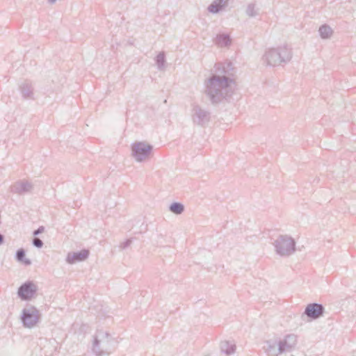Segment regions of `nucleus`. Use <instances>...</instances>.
<instances>
[{
  "mask_svg": "<svg viewBox=\"0 0 356 356\" xmlns=\"http://www.w3.org/2000/svg\"><path fill=\"white\" fill-rule=\"evenodd\" d=\"M214 67L216 73L205 82V94L211 104H217L232 95L234 71L230 62L216 63Z\"/></svg>",
  "mask_w": 356,
  "mask_h": 356,
  "instance_id": "nucleus-1",
  "label": "nucleus"
},
{
  "mask_svg": "<svg viewBox=\"0 0 356 356\" xmlns=\"http://www.w3.org/2000/svg\"><path fill=\"white\" fill-rule=\"evenodd\" d=\"M115 343L109 333L98 331L94 338L92 350L97 356L109 355L115 349Z\"/></svg>",
  "mask_w": 356,
  "mask_h": 356,
  "instance_id": "nucleus-2",
  "label": "nucleus"
},
{
  "mask_svg": "<svg viewBox=\"0 0 356 356\" xmlns=\"http://www.w3.org/2000/svg\"><path fill=\"white\" fill-rule=\"evenodd\" d=\"M291 58V51L286 46L269 49L263 56L265 62L270 66H277L282 63H286L290 61Z\"/></svg>",
  "mask_w": 356,
  "mask_h": 356,
  "instance_id": "nucleus-3",
  "label": "nucleus"
},
{
  "mask_svg": "<svg viewBox=\"0 0 356 356\" xmlns=\"http://www.w3.org/2000/svg\"><path fill=\"white\" fill-rule=\"evenodd\" d=\"M273 244L276 254L281 257H289L296 251V241L289 235H280Z\"/></svg>",
  "mask_w": 356,
  "mask_h": 356,
  "instance_id": "nucleus-4",
  "label": "nucleus"
},
{
  "mask_svg": "<svg viewBox=\"0 0 356 356\" xmlns=\"http://www.w3.org/2000/svg\"><path fill=\"white\" fill-rule=\"evenodd\" d=\"M41 314L39 310L33 306H28L22 311L20 316L22 325L25 328L31 329L37 325L40 319Z\"/></svg>",
  "mask_w": 356,
  "mask_h": 356,
  "instance_id": "nucleus-5",
  "label": "nucleus"
},
{
  "mask_svg": "<svg viewBox=\"0 0 356 356\" xmlns=\"http://www.w3.org/2000/svg\"><path fill=\"white\" fill-rule=\"evenodd\" d=\"M153 146L145 142H136L131 145V154L137 162H142L147 159Z\"/></svg>",
  "mask_w": 356,
  "mask_h": 356,
  "instance_id": "nucleus-6",
  "label": "nucleus"
},
{
  "mask_svg": "<svg viewBox=\"0 0 356 356\" xmlns=\"http://www.w3.org/2000/svg\"><path fill=\"white\" fill-rule=\"evenodd\" d=\"M191 118L195 124L205 127L211 120V113L197 104L194 105L192 108Z\"/></svg>",
  "mask_w": 356,
  "mask_h": 356,
  "instance_id": "nucleus-7",
  "label": "nucleus"
},
{
  "mask_svg": "<svg viewBox=\"0 0 356 356\" xmlns=\"http://www.w3.org/2000/svg\"><path fill=\"white\" fill-rule=\"evenodd\" d=\"M37 290V286L34 283L27 281L18 288L17 296L22 300H29L34 296Z\"/></svg>",
  "mask_w": 356,
  "mask_h": 356,
  "instance_id": "nucleus-8",
  "label": "nucleus"
},
{
  "mask_svg": "<svg viewBox=\"0 0 356 356\" xmlns=\"http://www.w3.org/2000/svg\"><path fill=\"white\" fill-rule=\"evenodd\" d=\"M325 308L323 305L318 303H311L306 307L304 314L312 320H316L323 316Z\"/></svg>",
  "mask_w": 356,
  "mask_h": 356,
  "instance_id": "nucleus-9",
  "label": "nucleus"
},
{
  "mask_svg": "<svg viewBox=\"0 0 356 356\" xmlns=\"http://www.w3.org/2000/svg\"><path fill=\"white\" fill-rule=\"evenodd\" d=\"M297 343V337L295 334H287L284 339L277 343L278 350L282 353L290 352L295 347Z\"/></svg>",
  "mask_w": 356,
  "mask_h": 356,
  "instance_id": "nucleus-10",
  "label": "nucleus"
},
{
  "mask_svg": "<svg viewBox=\"0 0 356 356\" xmlns=\"http://www.w3.org/2000/svg\"><path fill=\"white\" fill-rule=\"evenodd\" d=\"M33 189L31 183L26 180H19L12 184L10 187V191L13 193L19 195H23L26 193H30Z\"/></svg>",
  "mask_w": 356,
  "mask_h": 356,
  "instance_id": "nucleus-11",
  "label": "nucleus"
},
{
  "mask_svg": "<svg viewBox=\"0 0 356 356\" xmlns=\"http://www.w3.org/2000/svg\"><path fill=\"white\" fill-rule=\"evenodd\" d=\"M89 253V250L86 249L76 252H69L66 258V261L68 264H74L85 261L88 257Z\"/></svg>",
  "mask_w": 356,
  "mask_h": 356,
  "instance_id": "nucleus-12",
  "label": "nucleus"
},
{
  "mask_svg": "<svg viewBox=\"0 0 356 356\" xmlns=\"http://www.w3.org/2000/svg\"><path fill=\"white\" fill-rule=\"evenodd\" d=\"M228 0H215L209 6L208 11L211 13H218L227 6Z\"/></svg>",
  "mask_w": 356,
  "mask_h": 356,
  "instance_id": "nucleus-13",
  "label": "nucleus"
},
{
  "mask_svg": "<svg viewBox=\"0 0 356 356\" xmlns=\"http://www.w3.org/2000/svg\"><path fill=\"white\" fill-rule=\"evenodd\" d=\"M220 348L221 352L227 355H233L236 351V345L229 341H221Z\"/></svg>",
  "mask_w": 356,
  "mask_h": 356,
  "instance_id": "nucleus-14",
  "label": "nucleus"
},
{
  "mask_svg": "<svg viewBox=\"0 0 356 356\" xmlns=\"http://www.w3.org/2000/svg\"><path fill=\"white\" fill-rule=\"evenodd\" d=\"M33 90L31 83L28 81H25L20 86V91L23 98L24 99L33 98Z\"/></svg>",
  "mask_w": 356,
  "mask_h": 356,
  "instance_id": "nucleus-15",
  "label": "nucleus"
},
{
  "mask_svg": "<svg viewBox=\"0 0 356 356\" xmlns=\"http://www.w3.org/2000/svg\"><path fill=\"white\" fill-rule=\"evenodd\" d=\"M264 348L268 356H278L280 354H282V352H280V350H278L277 343L270 341L266 342Z\"/></svg>",
  "mask_w": 356,
  "mask_h": 356,
  "instance_id": "nucleus-16",
  "label": "nucleus"
},
{
  "mask_svg": "<svg viewBox=\"0 0 356 356\" xmlns=\"http://www.w3.org/2000/svg\"><path fill=\"white\" fill-rule=\"evenodd\" d=\"M214 42L219 47H227L231 44V39L227 34H218L214 39Z\"/></svg>",
  "mask_w": 356,
  "mask_h": 356,
  "instance_id": "nucleus-17",
  "label": "nucleus"
},
{
  "mask_svg": "<svg viewBox=\"0 0 356 356\" xmlns=\"http://www.w3.org/2000/svg\"><path fill=\"white\" fill-rule=\"evenodd\" d=\"M15 258L18 261L24 264L26 266H29L31 264V260L26 258V252L23 248H20L17 250L15 253Z\"/></svg>",
  "mask_w": 356,
  "mask_h": 356,
  "instance_id": "nucleus-18",
  "label": "nucleus"
},
{
  "mask_svg": "<svg viewBox=\"0 0 356 356\" xmlns=\"http://www.w3.org/2000/svg\"><path fill=\"white\" fill-rule=\"evenodd\" d=\"M318 32L322 38L327 39L331 36L332 30L328 25L324 24L320 26Z\"/></svg>",
  "mask_w": 356,
  "mask_h": 356,
  "instance_id": "nucleus-19",
  "label": "nucleus"
},
{
  "mask_svg": "<svg viewBox=\"0 0 356 356\" xmlns=\"http://www.w3.org/2000/svg\"><path fill=\"white\" fill-rule=\"evenodd\" d=\"M169 210L177 215L181 214L184 211V206L180 202H173L169 207Z\"/></svg>",
  "mask_w": 356,
  "mask_h": 356,
  "instance_id": "nucleus-20",
  "label": "nucleus"
},
{
  "mask_svg": "<svg viewBox=\"0 0 356 356\" xmlns=\"http://www.w3.org/2000/svg\"><path fill=\"white\" fill-rule=\"evenodd\" d=\"M156 63L157 65V68L159 70H161L165 67V56L163 51L160 52L156 57Z\"/></svg>",
  "mask_w": 356,
  "mask_h": 356,
  "instance_id": "nucleus-21",
  "label": "nucleus"
},
{
  "mask_svg": "<svg viewBox=\"0 0 356 356\" xmlns=\"http://www.w3.org/2000/svg\"><path fill=\"white\" fill-rule=\"evenodd\" d=\"M246 14L249 17H255L257 15V12L255 10V6L253 3H250L246 8Z\"/></svg>",
  "mask_w": 356,
  "mask_h": 356,
  "instance_id": "nucleus-22",
  "label": "nucleus"
},
{
  "mask_svg": "<svg viewBox=\"0 0 356 356\" xmlns=\"http://www.w3.org/2000/svg\"><path fill=\"white\" fill-rule=\"evenodd\" d=\"M32 243L35 247L38 248H41L44 245L42 241L37 237H34L33 238Z\"/></svg>",
  "mask_w": 356,
  "mask_h": 356,
  "instance_id": "nucleus-23",
  "label": "nucleus"
},
{
  "mask_svg": "<svg viewBox=\"0 0 356 356\" xmlns=\"http://www.w3.org/2000/svg\"><path fill=\"white\" fill-rule=\"evenodd\" d=\"M132 243V240L131 238L129 239H127L125 241H124L123 243H122L120 244V248L122 249H126L127 248H128Z\"/></svg>",
  "mask_w": 356,
  "mask_h": 356,
  "instance_id": "nucleus-24",
  "label": "nucleus"
},
{
  "mask_svg": "<svg viewBox=\"0 0 356 356\" xmlns=\"http://www.w3.org/2000/svg\"><path fill=\"white\" fill-rule=\"evenodd\" d=\"M44 227L43 226H40L37 229H35L33 232V234L34 236H38V235L42 234L44 232Z\"/></svg>",
  "mask_w": 356,
  "mask_h": 356,
  "instance_id": "nucleus-25",
  "label": "nucleus"
},
{
  "mask_svg": "<svg viewBox=\"0 0 356 356\" xmlns=\"http://www.w3.org/2000/svg\"><path fill=\"white\" fill-rule=\"evenodd\" d=\"M4 242V236L3 235L0 234V245L3 244Z\"/></svg>",
  "mask_w": 356,
  "mask_h": 356,
  "instance_id": "nucleus-26",
  "label": "nucleus"
},
{
  "mask_svg": "<svg viewBox=\"0 0 356 356\" xmlns=\"http://www.w3.org/2000/svg\"><path fill=\"white\" fill-rule=\"evenodd\" d=\"M56 1V0H49V3L50 4H53V3H54Z\"/></svg>",
  "mask_w": 356,
  "mask_h": 356,
  "instance_id": "nucleus-27",
  "label": "nucleus"
}]
</instances>
